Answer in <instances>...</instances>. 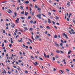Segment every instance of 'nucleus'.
<instances>
[{"label": "nucleus", "mask_w": 75, "mask_h": 75, "mask_svg": "<svg viewBox=\"0 0 75 75\" xmlns=\"http://www.w3.org/2000/svg\"><path fill=\"white\" fill-rule=\"evenodd\" d=\"M37 17H38L39 19H41V14L40 13L38 15H37Z\"/></svg>", "instance_id": "1"}, {"label": "nucleus", "mask_w": 75, "mask_h": 75, "mask_svg": "<svg viewBox=\"0 0 75 75\" xmlns=\"http://www.w3.org/2000/svg\"><path fill=\"white\" fill-rule=\"evenodd\" d=\"M33 64L34 65V66H37V65H38V62H35V63L33 62Z\"/></svg>", "instance_id": "2"}, {"label": "nucleus", "mask_w": 75, "mask_h": 75, "mask_svg": "<svg viewBox=\"0 0 75 75\" xmlns=\"http://www.w3.org/2000/svg\"><path fill=\"white\" fill-rule=\"evenodd\" d=\"M24 4H29V1H25L23 2Z\"/></svg>", "instance_id": "3"}, {"label": "nucleus", "mask_w": 75, "mask_h": 75, "mask_svg": "<svg viewBox=\"0 0 75 75\" xmlns=\"http://www.w3.org/2000/svg\"><path fill=\"white\" fill-rule=\"evenodd\" d=\"M48 23L49 24H51V21L50 19L49 18L48 19Z\"/></svg>", "instance_id": "4"}, {"label": "nucleus", "mask_w": 75, "mask_h": 75, "mask_svg": "<svg viewBox=\"0 0 75 75\" xmlns=\"http://www.w3.org/2000/svg\"><path fill=\"white\" fill-rule=\"evenodd\" d=\"M30 14H32V16H34V12H30Z\"/></svg>", "instance_id": "5"}, {"label": "nucleus", "mask_w": 75, "mask_h": 75, "mask_svg": "<svg viewBox=\"0 0 75 75\" xmlns=\"http://www.w3.org/2000/svg\"><path fill=\"white\" fill-rule=\"evenodd\" d=\"M15 21L16 23H18L19 22H18V21H19V18H17V20H15Z\"/></svg>", "instance_id": "6"}, {"label": "nucleus", "mask_w": 75, "mask_h": 75, "mask_svg": "<svg viewBox=\"0 0 75 75\" xmlns=\"http://www.w3.org/2000/svg\"><path fill=\"white\" fill-rule=\"evenodd\" d=\"M44 56L45 57V58H47V55H46V54H45V52H44Z\"/></svg>", "instance_id": "7"}, {"label": "nucleus", "mask_w": 75, "mask_h": 75, "mask_svg": "<svg viewBox=\"0 0 75 75\" xmlns=\"http://www.w3.org/2000/svg\"><path fill=\"white\" fill-rule=\"evenodd\" d=\"M63 62H64V64L65 65H66V64H67L66 62H65V59H64L63 60Z\"/></svg>", "instance_id": "8"}, {"label": "nucleus", "mask_w": 75, "mask_h": 75, "mask_svg": "<svg viewBox=\"0 0 75 75\" xmlns=\"http://www.w3.org/2000/svg\"><path fill=\"white\" fill-rule=\"evenodd\" d=\"M37 10L39 11H41V9L40 8H38L37 9Z\"/></svg>", "instance_id": "9"}, {"label": "nucleus", "mask_w": 75, "mask_h": 75, "mask_svg": "<svg viewBox=\"0 0 75 75\" xmlns=\"http://www.w3.org/2000/svg\"><path fill=\"white\" fill-rule=\"evenodd\" d=\"M57 37H58V36H57V35H55L54 36V38H57Z\"/></svg>", "instance_id": "10"}, {"label": "nucleus", "mask_w": 75, "mask_h": 75, "mask_svg": "<svg viewBox=\"0 0 75 75\" xmlns=\"http://www.w3.org/2000/svg\"><path fill=\"white\" fill-rule=\"evenodd\" d=\"M56 52L57 53H58V54H59V53H60V51L59 50H57L56 51Z\"/></svg>", "instance_id": "11"}, {"label": "nucleus", "mask_w": 75, "mask_h": 75, "mask_svg": "<svg viewBox=\"0 0 75 75\" xmlns=\"http://www.w3.org/2000/svg\"><path fill=\"white\" fill-rule=\"evenodd\" d=\"M55 57L56 58H59V56L58 55H56V56H55Z\"/></svg>", "instance_id": "12"}, {"label": "nucleus", "mask_w": 75, "mask_h": 75, "mask_svg": "<svg viewBox=\"0 0 75 75\" xmlns=\"http://www.w3.org/2000/svg\"><path fill=\"white\" fill-rule=\"evenodd\" d=\"M65 37L66 38V39H68V38L67 37V34L65 35Z\"/></svg>", "instance_id": "13"}, {"label": "nucleus", "mask_w": 75, "mask_h": 75, "mask_svg": "<svg viewBox=\"0 0 75 75\" xmlns=\"http://www.w3.org/2000/svg\"><path fill=\"white\" fill-rule=\"evenodd\" d=\"M35 8H38V5H35Z\"/></svg>", "instance_id": "14"}, {"label": "nucleus", "mask_w": 75, "mask_h": 75, "mask_svg": "<svg viewBox=\"0 0 75 75\" xmlns=\"http://www.w3.org/2000/svg\"><path fill=\"white\" fill-rule=\"evenodd\" d=\"M39 59H40L41 61H43V59L41 57H39Z\"/></svg>", "instance_id": "15"}, {"label": "nucleus", "mask_w": 75, "mask_h": 75, "mask_svg": "<svg viewBox=\"0 0 75 75\" xmlns=\"http://www.w3.org/2000/svg\"><path fill=\"white\" fill-rule=\"evenodd\" d=\"M21 19H22V20H24L25 19L24 17H21Z\"/></svg>", "instance_id": "16"}, {"label": "nucleus", "mask_w": 75, "mask_h": 75, "mask_svg": "<svg viewBox=\"0 0 75 75\" xmlns=\"http://www.w3.org/2000/svg\"><path fill=\"white\" fill-rule=\"evenodd\" d=\"M62 36L63 37H64V36H65V33H63L62 34Z\"/></svg>", "instance_id": "17"}, {"label": "nucleus", "mask_w": 75, "mask_h": 75, "mask_svg": "<svg viewBox=\"0 0 75 75\" xmlns=\"http://www.w3.org/2000/svg\"><path fill=\"white\" fill-rule=\"evenodd\" d=\"M17 69L18 71H21V69H20V68L18 67L17 68Z\"/></svg>", "instance_id": "18"}, {"label": "nucleus", "mask_w": 75, "mask_h": 75, "mask_svg": "<svg viewBox=\"0 0 75 75\" xmlns=\"http://www.w3.org/2000/svg\"><path fill=\"white\" fill-rule=\"evenodd\" d=\"M46 28L47 29H50V26H48L47 27H46Z\"/></svg>", "instance_id": "19"}, {"label": "nucleus", "mask_w": 75, "mask_h": 75, "mask_svg": "<svg viewBox=\"0 0 75 75\" xmlns=\"http://www.w3.org/2000/svg\"><path fill=\"white\" fill-rule=\"evenodd\" d=\"M24 28L25 30H28V28L26 27H25Z\"/></svg>", "instance_id": "20"}, {"label": "nucleus", "mask_w": 75, "mask_h": 75, "mask_svg": "<svg viewBox=\"0 0 75 75\" xmlns=\"http://www.w3.org/2000/svg\"><path fill=\"white\" fill-rule=\"evenodd\" d=\"M52 58L53 61H55V57H52Z\"/></svg>", "instance_id": "21"}, {"label": "nucleus", "mask_w": 75, "mask_h": 75, "mask_svg": "<svg viewBox=\"0 0 75 75\" xmlns=\"http://www.w3.org/2000/svg\"><path fill=\"white\" fill-rule=\"evenodd\" d=\"M4 44L3 43H2V47H4Z\"/></svg>", "instance_id": "22"}, {"label": "nucleus", "mask_w": 75, "mask_h": 75, "mask_svg": "<svg viewBox=\"0 0 75 75\" xmlns=\"http://www.w3.org/2000/svg\"><path fill=\"white\" fill-rule=\"evenodd\" d=\"M3 34H5V33H6V31H5L4 30H3Z\"/></svg>", "instance_id": "23"}, {"label": "nucleus", "mask_w": 75, "mask_h": 75, "mask_svg": "<svg viewBox=\"0 0 75 75\" xmlns=\"http://www.w3.org/2000/svg\"><path fill=\"white\" fill-rule=\"evenodd\" d=\"M21 14H24V11H23L21 12Z\"/></svg>", "instance_id": "24"}, {"label": "nucleus", "mask_w": 75, "mask_h": 75, "mask_svg": "<svg viewBox=\"0 0 75 75\" xmlns=\"http://www.w3.org/2000/svg\"><path fill=\"white\" fill-rule=\"evenodd\" d=\"M30 30L31 31H33V28H30Z\"/></svg>", "instance_id": "25"}, {"label": "nucleus", "mask_w": 75, "mask_h": 75, "mask_svg": "<svg viewBox=\"0 0 75 75\" xmlns=\"http://www.w3.org/2000/svg\"><path fill=\"white\" fill-rule=\"evenodd\" d=\"M55 45H57V47H59V45L58 44H57V43H55Z\"/></svg>", "instance_id": "26"}, {"label": "nucleus", "mask_w": 75, "mask_h": 75, "mask_svg": "<svg viewBox=\"0 0 75 75\" xmlns=\"http://www.w3.org/2000/svg\"><path fill=\"white\" fill-rule=\"evenodd\" d=\"M48 13L49 15H51V12H48Z\"/></svg>", "instance_id": "27"}, {"label": "nucleus", "mask_w": 75, "mask_h": 75, "mask_svg": "<svg viewBox=\"0 0 75 75\" xmlns=\"http://www.w3.org/2000/svg\"><path fill=\"white\" fill-rule=\"evenodd\" d=\"M14 14L15 16L16 17L17 16V13H16V12H15Z\"/></svg>", "instance_id": "28"}, {"label": "nucleus", "mask_w": 75, "mask_h": 75, "mask_svg": "<svg viewBox=\"0 0 75 75\" xmlns=\"http://www.w3.org/2000/svg\"><path fill=\"white\" fill-rule=\"evenodd\" d=\"M18 41L19 42H23V41L22 40H18Z\"/></svg>", "instance_id": "29"}, {"label": "nucleus", "mask_w": 75, "mask_h": 75, "mask_svg": "<svg viewBox=\"0 0 75 75\" xmlns=\"http://www.w3.org/2000/svg\"><path fill=\"white\" fill-rule=\"evenodd\" d=\"M56 19H59V17L57 16H55Z\"/></svg>", "instance_id": "30"}, {"label": "nucleus", "mask_w": 75, "mask_h": 75, "mask_svg": "<svg viewBox=\"0 0 75 75\" xmlns=\"http://www.w3.org/2000/svg\"><path fill=\"white\" fill-rule=\"evenodd\" d=\"M30 23H33V20H31L30 21Z\"/></svg>", "instance_id": "31"}, {"label": "nucleus", "mask_w": 75, "mask_h": 75, "mask_svg": "<svg viewBox=\"0 0 75 75\" xmlns=\"http://www.w3.org/2000/svg\"><path fill=\"white\" fill-rule=\"evenodd\" d=\"M27 43L28 44L30 45V42H27Z\"/></svg>", "instance_id": "32"}, {"label": "nucleus", "mask_w": 75, "mask_h": 75, "mask_svg": "<svg viewBox=\"0 0 75 75\" xmlns=\"http://www.w3.org/2000/svg\"><path fill=\"white\" fill-rule=\"evenodd\" d=\"M29 41H30V42H31V43H32L33 42V41H32V40H31V39H29Z\"/></svg>", "instance_id": "33"}, {"label": "nucleus", "mask_w": 75, "mask_h": 75, "mask_svg": "<svg viewBox=\"0 0 75 75\" xmlns=\"http://www.w3.org/2000/svg\"><path fill=\"white\" fill-rule=\"evenodd\" d=\"M60 41L62 43H64V41L62 40H61Z\"/></svg>", "instance_id": "34"}, {"label": "nucleus", "mask_w": 75, "mask_h": 75, "mask_svg": "<svg viewBox=\"0 0 75 75\" xmlns=\"http://www.w3.org/2000/svg\"><path fill=\"white\" fill-rule=\"evenodd\" d=\"M69 33H70V34H71V35H72V33H71V31H69Z\"/></svg>", "instance_id": "35"}, {"label": "nucleus", "mask_w": 75, "mask_h": 75, "mask_svg": "<svg viewBox=\"0 0 75 75\" xmlns=\"http://www.w3.org/2000/svg\"><path fill=\"white\" fill-rule=\"evenodd\" d=\"M52 23L53 24H55V22H54V21H52Z\"/></svg>", "instance_id": "36"}, {"label": "nucleus", "mask_w": 75, "mask_h": 75, "mask_svg": "<svg viewBox=\"0 0 75 75\" xmlns=\"http://www.w3.org/2000/svg\"><path fill=\"white\" fill-rule=\"evenodd\" d=\"M28 19H30L31 18V16H29L28 17Z\"/></svg>", "instance_id": "37"}, {"label": "nucleus", "mask_w": 75, "mask_h": 75, "mask_svg": "<svg viewBox=\"0 0 75 75\" xmlns=\"http://www.w3.org/2000/svg\"><path fill=\"white\" fill-rule=\"evenodd\" d=\"M67 6H70V4L69 3H67Z\"/></svg>", "instance_id": "38"}, {"label": "nucleus", "mask_w": 75, "mask_h": 75, "mask_svg": "<svg viewBox=\"0 0 75 75\" xmlns=\"http://www.w3.org/2000/svg\"><path fill=\"white\" fill-rule=\"evenodd\" d=\"M18 30L17 29H16V30L15 31V33H17L18 32Z\"/></svg>", "instance_id": "39"}, {"label": "nucleus", "mask_w": 75, "mask_h": 75, "mask_svg": "<svg viewBox=\"0 0 75 75\" xmlns=\"http://www.w3.org/2000/svg\"><path fill=\"white\" fill-rule=\"evenodd\" d=\"M13 67L14 68H17V67H16V66L13 65Z\"/></svg>", "instance_id": "40"}, {"label": "nucleus", "mask_w": 75, "mask_h": 75, "mask_svg": "<svg viewBox=\"0 0 75 75\" xmlns=\"http://www.w3.org/2000/svg\"><path fill=\"white\" fill-rule=\"evenodd\" d=\"M20 7L21 9H23V7L22 6H21Z\"/></svg>", "instance_id": "41"}, {"label": "nucleus", "mask_w": 75, "mask_h": 75, "mask_svg": "<svg viewBox=\"0 0 75 75\" xmlns=\"http://www.w3.org/2000/svg\"><path fill=\"white\" fill-rule=\"evenodd\" d=\"M54 28H55L56 29H57V27H56V26H54Z\"/></svg>", "instance_id": "42"}, {"label": "nucleus", "mask_w": 75, "mask_h": 75, "mask_svg": "<svg viewBox=\"0 0 75 75\" xmlns=\"http://www.w3.org/2000/svg\"><path fill=\"white\" fill-rule=\"evenodd\" d=\"M19 9H20V8H19V7H17L16 8V10H19Z\"/></svg>", "instance_id": "43"}, {"label": "nucleus", "mask_w": 75, "mask_h": 75, "mask_svg": "<svg viewBox=\"0 0 75 75\" xmlns=\"http://www.w3.org/2000/svg\"><path fill=\"white\" fill-rule=\"evenodd\" d=\"M40 28H43V27H42V25H40Z\"/></svg>", "instance_id": "44"}, {"label": "nucleus", "mask_w": 75, "mask_h": 75, "mask_svg": "<svg viewBox=\"0 0 75 75\" xmlns=\"http://www.w3.org/2000/svg\"><path fill=\"white\" fill-rule=\"evenodd\" d=\"M8 74H11V73L9 71H8Z\"/></svg>", "instance_id": "45"}, {"label": "nucleus", "mask_w": 75, "mask_h": 75, "mask_svg": "<svg viewBox=\"0 0 75 75\" xmlns=\"http://www.w3.org/2000/svg\"><path fill=\"white\" fill-rule=\"evenodd\" d=\"M29 48H30V49H31V50H32L33 49V48L31 46H30Z\"/></svg>", "instance_id": "46"}, {"label": "nucleus", "mask_w": 75, "mask_h": 75, "mask_svg": "<svg viewBox=\"0 0 75 75\" xmlns=\"http://www.w3.org/2000/svg\"><path fill=\"white\" fill-rule=\"evenodd\" d=\"M30 58H33V59H34V57H33L32 56H31L30 57Z\"/></svg>", "instance_id": "47"}, {"label": "nucleus", "mask_w": 75, "mask_h": 75, "mask_svg": "<svg viewBox=\"0 0 75 75\" xmlns=\"http://www.w3.org/2000/svg\"><path fill=\"white\" fill-rule=\"evenodd\" d=\"M36 38H40V36H39L36 35Z\"/></svg>", "instance_id": "48"}, {"label": "nucleus", "mask_w": 75, "mask_h": 75, "mask_svg": "<svg viewBox=\"0 0 75 75\" xmlns=\"http://www.w3.org/2000/svg\"><path fill=\"white\" fill-rule=\"evenodd\" d=\"M6 21H9V20L7 18L6 19Z\"/></svg>", "instance_id": "49"}, {"label": "nucleus", "mask_w": 75, "mask_h": 75, "mask_svg": "<svg viewBox=\"0 0 75 75\" xmlns=\"http://www.w3.org/2000/svg\"><path fill=\"white\" fill-rule=\"evenodd\" d=\"M67 21H69V18H67Z\"/></svg>", "instance_id": "50"}, {"label": "nucleus", "mask_w": 75, "mask_h": 75, "mask_svg": "<svg viewBox=\"0 0 75 75\" xmlns=\"http://www.w3.org/2000/svg\"><path fill=\"white\" fill-rule=\"evenodd\" d=\"M17 37H18V35H17V36H16V38H17Z\"/></svg>", "instance_id": "51"}, {"label": "nucleus", "mask_w": 75, "mask_h": 75, "mask_svg": "<svg viewBox=\"0 0 75 75\" xmlns=\"http://www.w3.org/2000/svg\"><path fill=\"white\" fill-rule=\"evenodd\" d=\"M11 46H12V45L11 44H10L9 45V47H11Z\"/></svg>", "instance_id": "52"}, {"label": "nucleus", "mask_w": 75, "mask_h": 75, "mask_svg": "<svg viewBox=\"0 0 75 75\" xmlns=\"http://www.w3.org/2000/svg\"><path fill=\"white\" fill-rule=\"evenodd\" d=\"M18 62H20V63H21V62H22V61L20 60H19Z\"/></svg>", "instance_id": "53"}, {"label": "nucleus", "mask_w": 75, "mask_h": 75, "mask_svg": "<svg viewBox=\"0 0 75 75\" xmlns=\"http://www.w3.org/2000/svg\"><path fill=\"white\" fill-rule=\"evenodd\" d=\"M67 57L68 58H71V57L69 55Z\"/></svg>", "instance_id": "54"}, {"label": "nucleus", "mask_w": 75, "mask_h": 75, "mask_svg": "<svg viewBox=\"0 0 75 75\" xmlns=\"http://www.w3.org/2000/svg\"><path fill=\"white\" fill-rule=\"evenodd\" d=\"M47 58H50V56L49 55H48L47 56Z\"/></svg>", "instance_id": "55"}, {"label": "nucleus", "mask_w": 75, "mask_h": 75, "mask_svg": "<svg viewBox=\"0 0 75 75\" xmlns=\"http://www.w3.org/2000/svg\"><path fill=\"white\" fill-rule=\"evenodd\" d=\"M9 11L11 13H12V11L11 10L9 9Z\"/></svg>", "instance_id": "56"}, {"label": "nucleus", "mask_w": 75, "mask_h": 75, "mask_svg": "<svg viewBox=\"0 0 75 75\" xmlns=\"http://www.w3.org/2000/svg\"><path fill=\"white\" fill-rule=\"evenodd\" d=\"M11 27H12V28H14V26L11 25Z\"/></svg>", "instance_id": "57"}, {"label": "nucleus", "mask_w": 75, "mask_h": 75, "mask_svg": "<svg viewBox=\"0 0 75 75\" xmlns=\"http://www.w3.org/2000/svg\"><path fill=\"white\" fill-rule=\"evenodd\" d=\"M25 47L26 48H28V46H26Z\"/></svg>", "instance_id": "58"}, {"label": "nucleus", "mask_w": 75, "mask_h": 75, "mask_svg": "<svg viewBox=\"0 0 75 75\" xmlns=\"http://www.w3.org/2000/svg\"><path fill=\"white\" fill-rule=\"evenodd\" d=\"M2 10H4V7H3L2 8Z\"/></svg>", "instance_id": "59"}, {"label": "nucleus", "mask_w": 75, "mask_h": 75, "mask_svg": "<svg viewBox=\"0 0 75 75\" xmlns=\"http://www.w3.org/2000/svg\"><path fill=\"white\" fill-rule=\"evenodd\" d=\"M19 54H21V55H22V53L21 52H19Z\"/></svg>", "instance_id": "60"}, {"label": "nucleus", "mask_w": 75, "mask_h": 75, "mask_svg": "<svg viewBox=\"0 0 75 75\" xmlns=\"http://www.w3.org/2000/svg\"><path fill=\"white\" fill-rule=\"evenodd\" d=\"M25 14L26 16H27V12H25Z\"/></svg>", "instance_id": "61"}, {"label": "nucleus", "mask_w": 75, "mask_h": 75, "mask_svg": "<svg viewBox=\"0 0 75 75\" xmlns=\"http://www.w3.org/2000/svg\"><path fill=\"white\" fill-rule=\"evenodd\" d=\"M33 27H34V28H35V26L34 25H33Z\"/></svg>", "instance_id": "62"}, {"label": "nucleus", "mask_w": 75, "mask_h": 75, "mask_svg": "<svg viewBox=\"0 0 75 75\" xmlns=\"http://www.w3.org/2000/svg\"><path fill=\"white\" fill-rule=\"evenodd\" d=\"M30 5L31 6V7H33V4H30Z\"/></svg>", "instance_id": "63"}, {"label": "nucleus", "mask_w": 75, "mask_h": 75, "mask_svg": "<svg viewBox=\"0 0 75 75\" xmlns=\"http://www.w3.org/2000/svg\"><path fill=\"white\" fill-rule=\"evenodd\" d=\"M36 21H35L34 22H33V24H36Z\"/></svg>", "instance_id": "64"}]
</instances>
